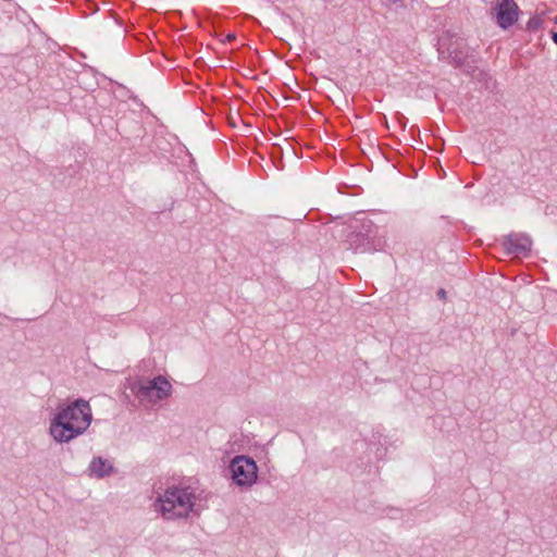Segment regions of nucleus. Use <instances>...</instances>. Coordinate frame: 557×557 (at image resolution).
<instances>
[{
    "label": "nucleus",
    "instance_id": "1",
    "mask_svg": "<svg viewBox=\"0 0 557 557\" xmlns=\"http://www.w3.org/2000/svg\"><path fill=\"white\" fill-rule=\"evenodd\" d=\"M92 422V410L83 398L60 404L50 419L49 434L59 444L71 441L86 433Z\"/></svg>",
    "mask_w": 557,
    "mask_h": 557
},
{
    "label": "nucleus",
    "instance_id": "2",
    "mask_svg": "<svg viewBox=\"0 0 557 557\" xmlns=\"http://www.w3.org/2000/svg\"><path fill=\"white\" fill-rule=\"evenodd\" d=\"M195 504L196 495L190 487L171 486L157 497L153 508L164 519L175 520L188 517Z\"/></svg>",
    "mask_w": 557,
    "mask_h": 557
},
{
    "label": "nucleus",
    "instance_id": "3",
    "mask_svg": "<svg viewBox=\"0 0 557 557\" xmlns=\"http://www.w3.org/2000/svg\"><path fill=\"white\" fill-rule=\"evenodd\" d=\"M129 388L140 401L150 405L168 399L173 393L172 383L163 375L135 381Z\"/></svg>",
    "mask_w": 557,
    "mask_h": 557
},
{
    "label": "nucleus",
    "instance_id": "4",
    "mask_svg": "<svg viewBox=\"0 0 557 557\" xmlns=\"http://www.w3.org/2000/svg\"><path fill=\"white\" fill-rule=\"evenodd\" d=\"M230 470L234 483L240 487H251L258 479V466L248 456H236L231 460Z\"/></svg>",
    "mask_w": 557,
    "mask_h": 557
},
{
    "label": "nucleus",
    "instance_id": "5",
    "mask_svg": "<svg viewBox=\"0 0 557 557\" xmlns=\"http://www.w3.org/2000/svg\"><path fill=\"white\" fill-rule=\"evenodd\" d=\"M372 226L371 221H364L362 223L364 233L360 232L349 237V244L356 252H370L381 248V243L374 242Z\"/></svg>",
    "mask_w": 557,
    "mask_h": 557
},
{
    "label": "nucleus",
    "instance_id": "6",
    "mask_svg": "<svg viewBox=\"0 0 557 557\" xmlns=\"http://www.w3.org/2000/svg\"><path fill=\"white\" fill-rule=\"evenodd\" d=\"M499 27L507 29L518 21L519 8L513 0H496L494 7Z\"/></svg>",
    "mask_w": 557,
    "mask_h": 557
},
{
    "label": "nucleus",
    "instance_id": "7",
    "mask_svg": "<svg viewBox=\"0 0 557 557\" xmlns=\"http://www.w3.org/2000/svg\"><path fill=\"white\" fill-rule=\"evenodd\" d=\"M532 242L529 236L523 234H511L504 242V246L509 253L525 255L531 250Z\"/></svg>",
    "mask_w": 557,
    "mask_h": 557
},
{
    "label": "nucleus",
    "instance_id": "8",
    "mask_svg": "<svg viewBox=\"0 0 557 557\" xmlns=\"http://www.w3.org/2000/svg\"><path fill=\"white\" fill-rule=\"evenodd\" d=\"M88 470L91 475L104 478L112 473L113 465L108 459L96 457L91 460Z\"/></svg>",
    "mask_w": 557,
    "mask_h": 557
},
{
    "label": "nucleus",
    "instance_id": "9",
    "mask_svg": "<svg viewBox=\"0 0 557 557\" xmlns=\"http://www.w3.org/2000/svg\"><path fill=\"white\" fill-rule=\"evenodd\" d=\"M542 24H543L542 17L539 15H534L529 18V21L527 23V29L531 30V32H535L541 28Z\"/></svg>",
    "mask_w": 557,
    "mask_h": 557
},
{
    "label": "nucleus",
    "instance_id": "10",
    "mask_svg": "<svg viewBox=\"0 0 557 557\" xmlns=\"http://www.w3.org/2000/svg\"><path fill=\"white\" fill-rule=\"evenodd\" d=\"M437 295L440 298L445 299L446 298V292L444 289H440L437 292Z\"/></svg>",
    "mask_w": 557,
    "mask_h": 557
},
{
    "label": "nucleus",
    "instance_id": "11",
    "mask_svg": "<svg viewBox=\"0 0 557 557\" xmlns=\"http://www.w3.org/2000/svg\"><path fill=\"white\" fill-rule=\"evenodd\" d=\"M552 38H553V41L557 45V33L556 32H554L552 34Z\"/></svg>",
    "mask_w": 557,
    "mask_h": 557
}]
</instances>
